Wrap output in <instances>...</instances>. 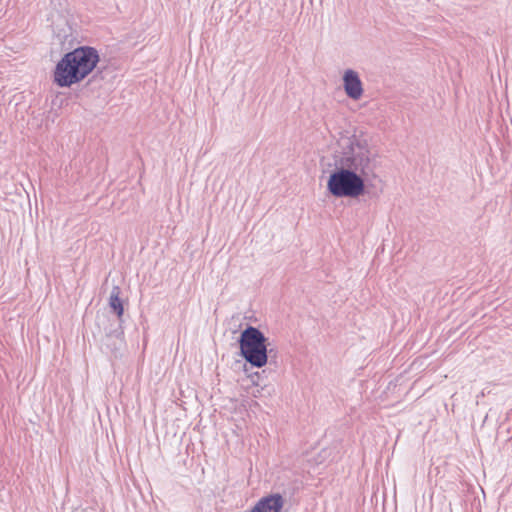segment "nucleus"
Segmentation results:
<instances>
[{"label":"nucleus","mask_w":512,"mask_h":512,"mask_svg":"<svg viewBox=\"0 0 512 512\" xmlns=\"http://www.w3.org/2000/svg\"><path fill=\"white\" fill-rule=\"evenodd\" d=\"M121 289L119 286H113L110 297H109V307L116 314L118 323L122 324L123 315H124V307L123 301L120 298Z\"/></svg>","instance_id":"7"},{"label":"nucleus","mask_w":512,"mask_h":512,"mask_svg":"<svg viewBox=\"0 0 512 512\" xmlns=\"http://www.w3.org/2000/svg\"><path fill=\"white\" fill-rule=\"evenodd\" d=\"M261 390H262L261 387H257L255 390H253L251 392L252 396L255 398L259 397L261 394Z\"/></svg>","instance_id":"10"},{"label":"nucleus","mask_w":512,"mask_h":512,"mask_svg":"<svg viewBox=\"0 0 512 512\" xmlns=\"http://www.w3.org/2000/svg\"><path fill=\"white\" fill-rule=\"evenodd\" d=\"M72 512H97V510L92 507H87V508H77V509L73 510Z\"/></svg>","instance_id":"9"},{"label":"nucleus","mask_w":512,"mask_h":512,"mask_svg":"<svg viewBox=\"0 0 512 512\" xmlns=\"http://www.w3.org/2000/svg\"><path fill=\"white\" fill-rule=\"evenodd\" d=\"M340 155L327 180V191L335 198L358 199L368 192V182L376 178L375 165L366 140L356 135L338 140Z\"/></svg>","instance_id":"1"},{"label":"nucleus","mask_w":512,"mask_h":512,"mask_svg":"<svg viewBox=\"0 0 512 512\" xmlns=\"http://www.w3.org/2000/svg\"><path fill=\"white\" fill-rule=\"evenodd\" d=\"M240 356L251 367L262 368L268 363L276 364L277 351L270 347L268 338L257 327L247 325L237 340Z\"/></svg>","instance_id":"3"},{"label":"nucleus","mask_w":512,"mask_h":512,"mask_svg":"<svg viewBox=\"0 0 512 512\" xmlns=\"http://www.w3.org/2000/svg\"><path fill=\"white\" fill-rule=\"evenodd\" d=\"M124 330L122 324L111 325L110 329H105V334L100 340L101 349L115 358L121 356V350L124 347Z\"/></svg>","instance_id":"4"},{"label":"nucleus","mask_w":512,"mask_h":512,"mask_svg":"<svg viewBox=\"0 0 512 512\" xmlns=\"http://www.w3.org/2000/svg\"><path fill=\"white\" fill-rule=\"evenodd\" d=\"M343 88L352 100H359L363 95V85L359 74L353 69H347L343 74Z\"/></svg>","instance_id":"5"},{"label":"nucleus","mask_w":512,"mask_h":512,"mask_svg":"<svg viewBox=\"0 0 512 512\" xmlns=\"http://www.w3.org/2000/svg\"><path fill=\"white\" fill-rule=\"evenodd\" d=\"M283 506V496L273 493L260 498L249 512H281Z\"/></svg>","instance_id":"6"},{"label":"nucleus","mask_w":512,"mask_h":512,"mask_svg":"<svg viewBox=\"0 0 512 512\" xmlns=\"http://www.w3.org/2000/svg\"><path fill=\"white\" fill-rule=\"evenodd\" d=\"M100 61L99 52L92 46H79L57 62L53 70V83L60 88H70L90 75Z\"/></svg>","instance_id":"2"},{"label":"nucleus","mask_w":512,"mask_h":512,"mask_svg":"<svg viewBox=\"0 0 512 512\" xmlns=\"http://www.w3.org/2000/svg\"><path fill=\"white\" fill-rule=\"evenodd\" d=\"M264 373L265 370H262V372H254L248 374V378L250 379L251 385L255 387H261V389H263L266 386V384L263 381Z\"/></svg>","instance_id":"8"}]
</instances>
